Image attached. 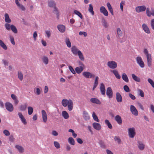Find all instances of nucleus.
I'll list each match as a JSON object with an SVG mask.
<instances>
[{"label": "nucleus", "instance_id": "f257e3e1", "mask_svg": "<svg viewBox=\"0 0 154 154\" xmlns=\"http://www.w3.org/2000/svg\"><path fill=\"white\" fill-rule=\"evenodd\" d=\"M143 52L146 58L147 65L148 67H150L152 64L151 55L149 53L148 51L146 49H145Z\"/></svg>", "mask_w": 154, "mask_h": 154}, {"label": "nucleus", "instance_id": "f03ea898", "mask_svg": "<svg viewBox=\"0 0 154 154\" xmlns=\"http://www.w3.org/2000/svg\"><path fill=\"white\" fill-rule=\"evenodd\" d=\"M143 52L146 58L147 65L148 67H150L152 64L151 55L149 53L148 51L146 49H145Z\"/></svg>", "mask_w": 154, "mask_h": 154}, {"label": "nucleus", "instance_id": "7ed1b4c3", "mask_svg": "<svg viewBox=\"0 0 154 154\" xmlns=\"http://www.w3.org/2000/svg\"><path fill=\"white\" fill-rule=\"evenodd\" d=\"M136 60L137 64L141 68L145 66V64L142 58L140 56H137L136 58Z\"/></svg>", "mask_w": 154, "mask_h": 154}, {"label": "nucleus", "instance_id": "20e7f679", "mask_svg": "<svg viewBox=\"0 0 154 154\" xmlns=\"http://www.w3.org/2000/svg\"><path fill=\"white\" fill-rule=\"evenodd\" d=\"M128 131L129 137L131 138H134L136 134L135 128L133 127L129 128Z\"/></svg>", "mask_w": 154, "mask_h": 154}, {"label": "nucleus", "instance_id": "39448f33", "mask_svg": "<svg viewBox=\"0 0 154 154\" xmlns=\"http://www.w3.org/2000/svg\"><path fill=\"white\" fill-rule=\"evenodd\" d=\"M107 65L109 68L112 69H115L117 67V63L113 61H108Z\"/></svg>", "mask_w": 154, "mask_h": 154}, {"label": "nucleus", "instance_id": "423d86ee", "mask_svg": "<svg viewBox=\"0 0 154 154\" xmlns=\"http://www.w3.org/2000/svg\"><path fill=\"white\" fill-rule=\"evenodd\" d=\"M82 74L84 76L88 79L93 78L95 77L94 74L89 72H84Z\"/></svg>", "mask_w": 154, "mask_h": 154}, {"label": "nucleus", "instance_id": "0eeeda50", "mask_svg": "<svg viewBox=\"0 0 154 154\" xmlns=\"http://www.w3.org/2000/svg\"><path fill=\"white\" fill-rule=\"evenodd\" d=\"M146 7L144 5H141L138 6L136 7L135 11L137 13H139L142 12H143L146 10Z\"/></svg>", "mask_w": 154, "mask_h": 154}, {"label": "nucleus", "instance_id": "6e6552de", "mask_svg": "<svg viewBox=\"0 0 154 154\" xmlns=\"http://www.w3.org/2000/svg\"><path fill=\"white\" fill-rule=\"evenodd\" d=\"M146 15L148 17H150L151 16H154V9L151 8V9L149 8H147L146 9Z\"/></svg>", "mask_w": 154, "mask_h": 154}, {"label": "nucleus", "instance_id": "1a4fd4ad", "mask_svg": "<svg viewBox=\"0 0 154 154\" xmlns=\"http://www.w3.org/2000/svg\"><path fill=\"white\" fill-rule=\"evenodd\" d=\"M100 13L103 14L105 16H108V12L104 6H101L100 8Z\"/></svg>", "mask_w": 154, "mask_h": 154}, {"label": "nucleus", "instance_id": "9d476101", "mask_svg": "<svg viewBox=\"0 0 154 154\" xmlns=\"http://www.w3.org/2000/svg\"><path fill=\"white\" fill-rule=\"evenodd\" d=\"M5 105L6 108L7 110L10 112L13 111L14 107L12 104L9 102H7L5 103Z\"/></svg>", "mask_w": 154, "mask_h": 154}, {"label": "nucleus", "instance_id": "9b49d317", "mask_svg": "<svg viewBox=\"0 0 154 154\" xmlns=\"http://www.w3.org/2000/svg\"><path fill=\"white\" fill-rule=\"evenodd\" d=\"M130 111L135 116L138 115V112L135 107L133 105H131L130 106Z\"/></svg>", "mask_w": 154, "mask_h": 154}, {"label": "nucleus", "instance_id": "f8f14e48", "mask_svg": "<svg viewBox=\"0 0 154 154\" xmlns=\"http://www.w3.org/2000/svg\"><path fill=\"white\" fill-rule=\"evenodd\" d=\"M71 51L72 54L75 55H76L80 51L75 46H72L71 48Z\"/></svg>", "mask_w": 154, "mask_h": 154}, {"label": "nucleus", "instance_id": "ddd939ff", "mask_svg": "<svg viewBox=\"0 0 154 154\" xmlns=\"http://www.w3.org/2000/svg\"><path fill=\"white\" fill-rule=\"evenodd\" d=\"M142 28L146 33L147 34H150V31L146 24L143 23L142 25Z\"/></svg>", "mask_w": 154, "mask_h": 154}, {"label": "nucleus", "instance_id": "4468645a", "mask_svg": "<svg viewBox=\"0 0 154 154\" xmlns=\"http://www.w3.org/2000/svg\"><path fill=\"white\" fill-rule=\"evenodd\" d=\"M106 94L109 98L112 97L113 93L112 90L110 87H109L107 88Z\"/></svg>", "mask_w": 154, "mask_h": 154}, {"label": "nucleus", "instance_id": "2eb2a0df", "mask_svg": "<svg viewBox=\"0 0 154 154\" xmlns=\"http://www.w3.org/2000/svg\"><path fill=\"white\" fill-rule=\"evenodd\" d=\"M72 101L71 99L68 100L66 99H64L62 100L61 103L63 106L66 107L69 104L70 101L71 102Z\"/></svg>", "mask_w": 154, "mask_h": 154}, {"label": "nucleus", "instance_id": "dca6fc26", "mask_svg": "<svg viewBox=\"0 0 154 154\" xmlns=\"http://www.w3.org/2000/svg\"><path fill=\"white\" fill-rule=\"evenodd\" d=\"M100 90L101 94L102 95H104L105 94L106 90L104 85L102 83L100 84Z\"/></svg>", "mask_w": 154, "mask_h": 154}, {"label": "nucleus", "instance_id": "f3484780", "mask_svg": "<svg viewBox=\"0 0 154 154\" xmlns=\"http://www.w3.org/2000/svg\"><path fill=\"white\" fill-rule=\"evenodd\" d=\"M115 120L117 123L120 125L122 123V120L121 117L119 115H117L115 117Z\"/></svg>", "mask_w": 154, "mask_h": 154}, {"label": "nucleus", "instance_id": "a211bd4d", "mask_svg": "<svg viewBox=\"0 0 154 154\" xmlns=\"http://www.w3.org/2000/svg\"><path fill=\"white\" fill-rule=\"evenodd\" d=\"M18 115L19 116V118L20 119L24 125H26L27 124V122L26 119L24 118L23 116V115L22 113L20 112H19L18 113Z\"/></svg>", "mask_w": 154, "mask_h": 154}, {"label": "nucleus", "instance_id": "6ab92c4d", "mask_svg": "<svg viewBox=\"0 0 154 154\" xmlns=\"http://www.w3.org/2000/svg\"><path fill=\"white\" fill-rule=\"evenodd\" d=\"M92 126L93 128L96 130L99 131L101 128L100 125L97 123L94 122L93 123Z\"/></svg>", "mask_w": 154, "mask_h": 154}, {"label": "nucleus", "instance_id": "aec40b11", "mask_svg": "<svg viewBox=\"0 0 154 154\" xmlns=\"http://www.w3.org/2000/svg\"><path fill=\"white\" fill-rule=\"evenodd\" d=\"M116 95L117 102L119 103L121 102L122 100V98L121 94L119 92H117Z\"/></svg>", "mask_w": 154, "mask_h": 154}, {"label": "nucleus", "instance_id": "412c9836", "mask_svg": "<svg viewBox=\"0 0 154 154\" xmlns=\"http://www.w3.org/2000/svg\"><path fill=\"white\" fill-rule=\"evenodd\" d=\"M42 113L43 121L44 122H46L47 121V115L45 110H43L42 111Z\"/></svg>", "mask_w": 154, "mask_h": 154}, {"label": "nucleus", "instance_id": "4be33fe9", "mask_svg": "<svg viewBox=\"0 0 154 154\" xmlns=\"http://www.w3.org/2000/svg\"><path fill=\"white\" fill-rule=\"evenodd\" d=\"M137 145L139 149L140 150H143L145 148V146L141 141H138Z\"/></svg>", "mask_w": 154, "mask_h": 154}, {"label": "nucleus", "instance_id": "5701e85b", "mask_svg": "<svg viewBox=\"0 0 154 154\" xmlns=\"http://www.w3.org/2000/svg\"><path fill=\"white\" fill-rule=\"evenodd\" d=\"M99 78L98 76H96L95 78L94 81V83L93 87L92 88L93 91H94L95 89L97 87V86L98 84V80Z\"/></svg>", "mask_w": 154, "mask_h": 154}, {"label": "nucleus", "instance_id": "b1692460", "mask_svg": "<svg viewBox=\"0 0 154 154\" xmlns=\"http://www.w3.org/2000/svg\"><path fill=\"white\" fill-rule=\"evenodd\" d=\"M90 101L94 103L97 104H100L101 103L100 101L98 99L95 98H92L90 99Z\"/></svg>", "mask_w": 154, "mask_h": 154}, {"label": "nucleus", "instance_id": "393cba45", "mask_svg": "<svg viewBox=\"0 0 154 154\" xmlns=\"http://www.w3.org/2000/svg\"><path fill=\"white\" fill-rule=\"evenodd\" d=\"M58 30L61 32H64L66 29L65 26L63 25H59L57 26Z\"/></svg>", "mask_w": 154, "mask_h": 154}, {"label": "nucleus", "instance_id": "a878e982", "mask_svg": "<svg viewBox=\"0 0 154 154\" xmlns=\"http://www.w3.org/2000/svg\"><path fill=\"white\" fill-rule=\"evenodd\" d=\"M106 5L109 11L110 12L112 15H114V12L113 8L109 2H107L106 4Z\"/></svg>", "mask_w": 154, "mask_h": 154}, {"label": "nucleus", "instance_id": "bb28decb", "mask_svg": "<svg viewBox=\"0 0 154 154\" xmlns=\"http://www.w3.org/2000/svg\"><path fill=\"white\" fill-rule=\"evenodd\" d=\"M84 68V67L82 66L76 67L75 69V72L78 74H80L83 71Z\"/></svg>", "mask_w": 154, "mask_h": 154}, {"label": "nucleus", "instance_id": "cd10ccee", "mask_svg": "<svg viewBox=\"0 0 154 154\" xmlns=\"http://www.w3.org/2000/svg\"><path fill=\"white\" fill-rule=\"evenodd\" d=\"M83 117L85 120H88L90 119V116L88 112L85 111H83Z\"/></svg>", "mask_w": 154, "mask_h": 154}, {"label": "nucleus", "instance_id": "c85d7f7f", "mask_svg": "<svg viewBox=\"0 0 154 154\" xmlns=\"http://www.w3.org/2000/svg\"><path fill=\"white\" fill-rule=\"evenodd\" d=\"M111 71L113 73L116 77L117 79H120L121 78V76L119 74L118 71L116 69H114L112 70H111Z\"/></svg>", "mask_w": 154, "mask_h": 154}, {"label": "nucleus", "instance_id": "c756f323", "mask_svg": "<svg viewBox=\"0 0 154 154\" xmlns=\"http://www.w3.org/2000/svg\"><path fill=\"white\" fill-rule=\"evenodd\" d=\"M48 4L49 7L54 8L55 7L56 4L54 1L50 0L48 1Z\"/></svg>", "mask_w": 154, "mask_h": 154}, {"label": "nucleus", "instance_id": "7c9ffc66", "mask_svg": "<svg viewBox=\"0 0 154 154\" xmlns=\"http://www.w3.org/2000/svg\"><path fill=\"white\" fill-rule=\"evenodd\" d=\"M27 103H24L23 104L21 105L20 107V109L22 111H24L27 108Z\"/></svg>", "mask_w": 154, "mask_h": 154}, {"label": "nucleus", "instance_id": "2f4dec72", "mask_svg": "<svg viewBox=\"0 0 154 154\" xmlns=\"http://www.w3.org/2000/svg\"><path fill=\"white\" fill-rule=\"evenodd\" d=\"M5 20L6 22L9 23L11 22V20L8 14L7 13H5Z\"/></svg>", "mask_w": 154, "mask_h": 154}, {"label": "nucleus", "instance_id": "473e14b6", "mask_svg": "<svg viewBox=\"0 0 154 154\" xmlns=\"http://www.w3.org/2000/svg\"><path fill=\"white\" fill-rule=\"evenodd\" d=\"M0 46L5 50L7 49L8 48L7 46L1 40H0Z\"/></svg>", "mask_w": 154, "mask_h": 154}, {"label": "nucleus", "instance_id": "72a5a7b5", "mask_svg": "<svg viewBox=\"0 0 154 154\" xmlns=\"http://www.w3.org/2000/svg\"><path fill=\"white\" fill-rule=\"evenodd\" d=\"M122 77L123 80H124L125 82H129V79L128 78L125 73H123L122 75Z\"/></svg>", "mask_w": 154, "mask_h": 154}, {"label": "nucleus", "instance_id": "f704fd0d", "mask_svg": "<svg viewBox=\"0 0 154 154\" xmlns=\"http://www.w3.org/2000/svg\"><path fill=\"white\" fill-rule=\"evenodd\" d=\"M42 60L43 62L46 65L48 64V58L45 56H44L42 58Z\"/></svg>", "mask_w": 154, "mask_h": 154}, {"label": "nucleus", "instance_id": "c9c22d12", "mask_svg": "<svg viewBox=\"0 0 154 154\" xmlns=\"http://www.w3.org/2000/svg\"><path fill=\"white\" fill-rule=\"evenodd\" d=\"M62 116L65 119H68L69 117L68 113L66 111H63L62 112Z\"/></svg>", "mask_w": 154, "mask_h": 154}, {"label": "nucleus", "instance_id": "e433bc0d", "mask_svg": "<svg viewBox=\"0 0 154 154\" xmlns=\"http://www.w3.org/2000/svg\"><path fill=\"white\" fill-rule=\"evenodd\" d=\"M68 142L69 144L72 145H74L75 144V140L72 137H70L68 138Z\"/></svg>", "mask_w": 154, "mask_h": 154}, {"label": "nucleus", "instance_id": "4c0bfd02", "mask_svg": "<svg viewBox=\"0 0 154 154\" xmlns=\"http://www.w3.org/2000/svg\"><path fill=\"white\" fill-rule=\"evenodd\" d=\"M131 76L133 79L135 81L137 82H140V79L139 77L136 76L134 74H132Z\"/></svg>", "mask_w": 154, "mask_h": 154}, {"label": "nucleus", "instance_id": "58836bf2", "mask_svg": "<svg viewBox=\"0 0 154 154\" xmlns=\"http://www.w3.org/2000/svg\"><path fill=\"white\" fill-rule=\"evenodd\" d=\"M11 29L12 31L14 33H17V30L16 27L13 25H11L10 26Z\"/></svg>", "mask_w": 154, "mask_h": 154}, {"label": "nucleus", "instance_id": "ea45409f", "mask_svg": "<svg viewBox=\"0 0 154 154\" xmlns=\"http://www.w3.org/2000/svg\"><path fill=\"white\" fill-rule=\"evenodd\" d=\"M66 43L68 48H70L71 47V43L68 38H66L65 40Z\"/></svg>", "mask_w": 154, "mask_h": 154}, {"label": "nucleus", "instance_id": "a19ab883", "mask_svg": "<svg viewBox=\"0 0 154 154\" xmlns=\"http://www.w3.org/2000/svg\"><path fill=\"white\" fill-rule=\"evenodd\" d=\"M15 147L18 150L19 152L22 153L23 152L24 149L22 146L17 145L15 146Z\"/></svg>", "mask_w": 154, "mask_h": 154}, {"label": "nucleus", "instance_id": "79ce46f5", "mask_svg": "<svg viewBox=\"0 0 154 154\" xmlns=\"http://www.w3.org/2000/svg\"><path fill=\"white\" fill-rule=\"evenodd\" d=\"M68 106V109L69 111H71L73 108V103L72 101L70 102V101L69 103L67 106Z\"/></svg>", "mask_w": 154, "mask_h": 154}, {"label": "nucleus", "instance_id": "37998d69", "mask_svg": "<svg viewBox=\"0 0 154 154\" xmlns=\"http://www.w3.org/2000/svg\"><path fill=\"white\" fill-rule=\"evenodd\" d=\"M88 11H89L91 13V14L92 15H94V11H93V6L91 4H90L89 5V8H88Z\"/></svg>", "mask_w": 154, "mask_h": 154}, {"label": "nucleus", "instance_id": "c03bdc74", "mask_svg": "<svg viewBox=\"0 0 154 154\" xmlns=\"http://www.w3.org/2000/svg\"><path fill=\"white\" fill-rule=\"evenodd\" d=\"M18 77L20 80L21 81L23 79V75L22 72L20 71H18Z\"/></svg>", "mask_w": 154, "mask_h": 154}, {"label": "nucleus", "instance_id": "a18cd8bd", "mask_svg": "<svg viewBox=\"0 0 154 154\" xmlns=\"http://www.w3.org/2000/svg\"><path fill=\"white\" fill-rule=\"evenodd\" d=\"M78 55L79 59L82 61H83L84 60V57L83 54L80 51V52L77 54Z\"/></svg>", "mask_w": 154, "mask_h": 154}, {"label": "nucleus", "instance_id": "49530a36", "mask_svg": "<svg viewBox=\"0 0 154 154\" xmlns=\"http://www.w3.org/2000/svg\"><path fill=\"white\" fill-rule=\"evenodd\" d=\"M105 124L107 125L108 127L110 129H112V126L111 124L110 123L109 121L107 120L106 119L105 121Z\"/></svg>", "mask_w": 154, "mask_h": 154}, {"label": "nucleus", "instance_id": "de8ad7c7", "mask_svg": "<svg viewBox=\"0 0 154 154\" xmlns=\"http://www.w3.org/2000/svg\"><path fill=\"white\" fill-rule=\"evenodd\" d=\"M74 12L75 14L78 15L81 19H82L83 18L82 14L80 12L77 10H75L74 11Z\"/></svg>", "mask_w": 154, "mask_h": 154}, {"label": "nucleus", "instance_id": "09e8293b", "mask_svg": "<svg viewBox=\"0 0 154 154\" xmlns=\"http://www.w3.org/2000/svg\"><path fill=\"white\" fill-rule=\"evenodd\" d=\"M117 32L118 37H120L122 36V32L120 28H118L117 29Z\"/></svg>", "mask_w": 154, "mask_h": 154}, {"label": "nucleus", "instance_id": "8fccbe9b", "mask_svg": "<svg viewBox=\"0 0 154 154\" xmlns=\"http://www.w3.org/2000/svg\"><path fill=\"white\" fill-rule=\"evenodd\" d=\"M92 117L93 118V119L94 120V121H95L96 122H99V120L98 119V118L97 116L96 115L95 113L94 112H93L92 113Z\"/></svg>", "mask_w": 154, "mask_h": 154}, {"label": "nucleus", "instance_id": "3c124183", "mask_svg": "<svg viewBox=\"0 0 154 154\" xmlns=\"http://www.w3.org/2000/svg\"><path fill=\"white\" fill-rule=\"evenodd\" d=\"M35 91V94L37 95H40L41 93V88H35L34 89V91Z\"/></svg>", "mask_w": 154, "mask_h": 154}, {"label": "nucleus", "instance_id": "603ef678", "mask_svg": "<svg viewBox=\"0 0 154 154\" xmlns=\"http://www.w3.org/2000/svg\"><path fill=\"white\" fill-rule=\"evenodd\" d=\"M33 108L29 106L28 108V112L29 115H31L33 113Z\"/></svg>", "mask_w": 154, "mask_h": 154}, {"label": "nucleus", "instance_id": "864d4df0", "mask_svg": "<svg viewBox=\"0 0 154 154\" xmlns=\"http://www.w3.org/2000/svg\"><path fill=\"white\" fill-rule=\"evenodd\" d=\"M125 1H122L120 3V8L122 11H123V5H125Z\"/></svg>", "mask_w": 154, "mask_h": 154}, {"label": "nucleus", "instance_id": "5fc2aeb1", "mask_svg": "<svg viewBox=\"0 0 154 154\" xmlns=\"http://www.w3.org/2000/svg\"><path fill=\"white\" fill-rule=\"evenodd\" d=\"M114 139L115 141H117L118 144H120L121 142V140L119 137L115 136L114 137Z\"/></svg>", "mask_w": 154, "mask_h": 154}, {"label": "nucleus", "instance_id": "6e6d98bb", "mask_svg": "<svg viewBox=\"0 0 154 154\" xmlns=\"http://www.w3.org/2000/svg\"><path fill=\"white\" fill-rule=\"evenodd\" d=\"M9 38L11 44L13 45H15V42L14 40V39L13 36L12 35H10Z\"/></svg>", "mask_w": 154, "mask_h": 154}, {"label": "nucleus", "instance_id": "4d7b16f0", "mask_svg": "<svg viewBox=\"0 0 154 154\" xmlns=\"http://www.w3.org/2000/svg\"><path fill=\"white\" fill-rule=\"evenodd\" d=\"M138 92L139 93V95L142 97H144V94L143 91L140 89H139L138 90Z\"/></svg>", "mask_w": 154, "mask_h": 154}, {"label": "nucleus", "instance_id": "13d9d810", "mask_svg": "<svg viewBox=\"0 0 154 154\" xmlns=\"http://www.w3.org/2000/svg\"><path fill=\"white\" fill-rule=\"evenodd\" d=\"M54 145L55 147L57 149L60 148V144L57 141H54Z\"/></svg>", "mask_w": 154, "mask_h": 154}, {"label": "nucleus", "instance_id": "bf43d9fd", "mask_svg": "<svg viewBox=\"0 0 154 154\" xmlns=\"http://www.w3.org/2000/svg\"><path fill=\"white\" fill-rule=\"evenodd\" d=\"M150 25L152 29L154 30V19H152L151 20Z\"/></svg>", "mask_w": 154, "mask_h": 154}, {"label": "nucleus", "instance_id": "052dcab7", "mask_svg": "<svg viewBox=\"0 0 154 154\" xmlns=\"http://www.w3.org/2000/svg\"><path fill=\"white\" fill-rule=\"evenodd\" d=\"M123 88H124V90L126 92H130V89H129V88L128 87L127 85H125L124 86Z\"/></svg>", "mask_w": 154, "mask_h": 154}, {"label": "nucleus", "instance_id": "680f3d73", "mask_svg": "<svg viewBox=\"0 0 154 154\" xmlns=\"http://www.w3.org/2000/svg\"><path fill=\"white\" fill-rule=\"evenodd\" d=\"M17 6L20 10L22 11H24L25 10V7L22 5L20 4Z\"/></svg>", "mask_w": 154, "mask_h": 154}, {"label": "nucleus", "instance_id": "e2e57ef3", "mask_svg": "<svg viewBox=\"0 0 154 154\" xmlns=\"http://www.w3.org/2000/svg\"><path fill=\"white\" fill-rule=\"evenodd\" d=\"M69 68L70 71L73 74H75V72L74 70V69L73 68V67L71 66H69Z\"/></svg>", "mask_w": 154, "mask_h": 154}, {"label": "nucleus", "instance_id": "0e129e2a", "mask_svg": "<svg viewBox=\"0 0 154 154\" xmlns=\"http://www.w3.org/2000/svg\"><path fill=\"white\" fill-rule=\"evenodd\" d=\"M5 27L7 30L8 31L10 30L11 27L10 24L8 23H6L5 25Z\"/></svg>", "mask_w": 154, "mask_h": 154}, {"label": "nucleus", "instance_id": "69168bd1", "mask_svg": "<svg viewBox=\"0 0 154 154\" xmlns=\"http://www.w3.org/2000/svg\"><path fill=\"white\" fill-rule=\"evenodd\" d=\"M79 34L80 35H83L85 37L87 36V33L85 32H82L80 31L79 32Z\"/></svg>", "mask_w": 154, "mask_h": 154}, {"label": "nucleus", "instance_id": "338daca9", "mask_svg": "<svg viewBox=\"0 0 154 154\" xmlns=\"http://www.w3.org/2000/svg\"><path fill=\"white\" fill-rule=\"evenodd\" d=\"M3 133L6 136H8L10 135L9 132L7 130H5L3 131Z\"/></svg>", "mask_w": 154, "mask_h": 154}, {"label": "nucleus", "instance_id": "774afa93", "mask_svg": "<svg viewBox=\"0 0 154 154\" xmlns=\"http://www.w3.org/2000/svg\"><path fill=\"white\" fill-rule=\"evenodd\" d=\"M150 106V109L154 114V106L153 104H151Z\"/></svg>", "mask_w": 154, "mask_h": 154}]
</instances>
